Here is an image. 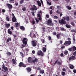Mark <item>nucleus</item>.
<instances>
[{
  "label": "nucleus",
  "instance_id": "obj_1",
  "mask_svg": "<svg viewBox=\"0 0 76 76\" xmlns=\"http://www.w3.org/2000/svg\"><path fill=\"white\" fill-rule=\"evenodd\" d=\"M59 23L61 25H66V24H67V22L63 19H62L61 20H59Z\"/></svg>",
  "mask_w": 76,
  "mask_h": 76
},
{
  "label": "nucleus",
  "instance_id": "obj_2",
  "mask_svg": "<svg viewBox=\"0 0 76 76\" xmlns=\"http://www.w3.org/2000/svg\"><path fill=\"white\" fill-rule=\"evenodd\" d=\"M2 69H4V72H7L8 71V68L5 66V65L4 64L2 65Z\"/></svg>",
  "mask_w": 76,
  "mask_h": 76
},
{
  "label": "nucleus",
  "instance_id": "obj_3",
  "mask_svg": "<svg viewBox=\"0 0 76 76\" xmlns=\"http://www.w3.org/2000/svg\"><path fill=\"white\" fill-rule=\"evenodd\" d=\"M56 64L58 65V66H60L61 64V63L60 61H58V59H57L55 61L54 63V65H56Z\"/></svg>",
  "mask_w": 76,
  "mask_h": 76
},
{
  "label": "nucleus",
  "instance_id": "obj_4",
  "mask_svg": "<svg viewBox=\"0 0 76 76\" xmlns=\"http://www.w3.org/2000/svg\"><path fill=\"white\" fill-rule=\"evenodd\" d=\"M37 55L38 56H43L44 55V53L42 52V51L40 50L37 53Z\"/></svg>",
  "mask_w": 76,
  "mask_h": 76
},
{
  "label": "nucleus",
  "instance_id": "obj_5",
  "mask_svg": "<svg viewBox=\"0 0 76 76\" xmlns=\"http://www.w3.org/2000/svg\"><path fill=\"white\" fill-rule=\"evenodd\" d=\"M31 44L33 47H36L37 45V42L35 41H31Z\"/></svg>",
  "mask_w": 76,
  "mask_h": 76
},
{
  "label": "nucleus",
  "instance_id": "obj_6",
  "mask_svg": "<svg viewBox=\"0 0 76 76\" xmlns=\"http://www.w3.org/2000/svg\"><path fill=\"white\" fill-rule=\"evenodd\" d=\"M71 44V41H66L64 43V45H69Z\"/></svg>",
  "mask_w": 76,
  "mask_h": 76
},
{
  "label": "nucleus",
  "instance_id": "obj_7",
  "mask_svg": "<svg viewBox=\"0 0 76 76\" xmlns=\"http://www.w3.org/2000/svg\"><path fill=\"white\" fill-rule=\"evenodd\" d=\"M63 18L64 20H66L67 22L70 20V18H69V16H67L66 17H64Z\"/></svg>",
  "mask_w": 76,
  "mask_h": 76
},
{
  "label": "nucleus",
  "instance_id": "obj_8",
  "mask_svg": "<svg viewBox=\"0 0 76 76\" xmlns=\"http://www.w3.org/2000/svg\"><path fill=\"white\" fill-rule=\"evenodd\" d=\"M75 57H76L75 56L72 55L69 58V60H75V59H76V58H75Z\"/></svg>",
  "mask_w": 76,
  "mask_h": 76
},
{
  "label": "nucleus",
  "instance_id": "obj_9",
  "mask_svg": "<svg viewBox=\"0 0 76 76\" xmlns=\"http://www.w3.org/2000/svg\"><path fill=\"white\" fill-rule=\"evenodd\" d=\"M27 60L28 61V63H32V58L31 57H29L28 58Z\"/></svg>",
  "mask_w": 76,
  "mask_h": 76
},
{
  "label": "nucleus",
  "instance_id": "obj_10",
  "mask_svg": "<svg viewBox=\"0 0 76 76\" xmlns=\"http://www.w3.org/2000/svg\"><path fill=\"white\" fill-rule=\"evenodd\" d=\"M61 33H59L57 34L56 35V37L58 39H60L61 38Z\"/></svg>",
  "mask_w": 76,
  "mask_h": 76
},
{
  "label": "nucleus",
  "instance_id": "obj_11",
  "mask_svg": "<svg viewBox=\"0 0 76 76\" xmlns=\"http://www.w3.org/2000/svg\"><path fill=\"white\" fill-rule=\"evenodd\" d=\"M7 7H8L9 9V10H10V9H12V8L13 7L12 5L9 4H7Z\"/></svg>",
  "mask_w": 76,
  "mask_h": 76
},
{
  "label": "nucleus",
  "instance_id": "obj_12",
  "mask_svg": "<svg viewBox=\"0 0 76 76\" xmlns=\"http://www.w3.org/2000/svg\"><path fill=\"white\" fill-rule=\"evenodd\" d=\"M52 23V21L51 19H50L48 20V22H47V25L50 26V23Z\"/></svg>",
  "mask_w": 76,
  "mask_h": 76
},
{
  "label": "nucleus",
  "instance_id": "obj_13",
  "mask_svg": "<svg viewBox=\"0 0 76 76\" xmlns=\"http://www.w3.org/2000/svg\"><path fill=\"white\" fill-rule=\"evenodd\" d=\"M8 33L9 34H10V35H12V30H11L10 29H8Z\"/></svg>",
  "mask_w": 76,
  "mask_h": 76
},
{
  "label": "nucleus",
  "instance_id": "obj_14",
  "mask_svg": "<svg viewBox=\"0 0 76 76\" xmlns=\"http://www.w3.org/2000/svg\"><path fill=\"white\" fill-rule=\"evenodd\" d=\"M26 69L28 73H29L30 72H31V70H32V69H31V68L30 67H27Z\"/></svg>",
  "mask_w": 76,
  "mask_h": 76
},
{
  "label": "nucleus",
  "instance_id": "obj_15",
  "mask_svg": "<svg viewBox=\"0 0 76 76\" xmlns=\"http://www.w3.org/2000/svg\"><path fill=\"white\" fill-rule=\"evenodd\" d=\"M38 62V59L35 58L34 60H32V63H37Z\"/></svg>",
  "mask_w": 76,
  "mask_h": 76
},
{
  "label": "nucleus",
  "instance_id": "obj_16",
  "mask_svg": "<svg viewBox=\"0 0 76 76\" xmlns=\"http://www.w3.org/2000/svg\"><path fill=\"white\" fill-rule=\"evenodd\" d=\"M10 24L6 23L5 25V27L7 28H9V27H10Z\"/></svg>",
  "mask_w": 76,
  "mask_h": 76
},
{
  "label": "nucleus",
  "instance_id": "obj_17",
  "mask_svg": "<svg viewBox=\"0 0 76 76\" xmlns=\"http://www.w3.org/2000/svg\"><path fill=\"white\" fill-rule=\"evenodd\" d=\"M12 22H15L16 21V18L15 17H13L12 18Z\"/></svg>",
  "mask_w": 76,
  "mask_h": 76
},
{
  "label": "nucleus",
  "instance_id": "obj_18",
  "mask_svg": "<svg viewBox=\"0 0 76 76\" xmlns=\"http://www.w3.org/2000/svg\"><path fill=\"white\" fill-rule=\"evenodd\" d=\"M37 3L39 6L41 7V2H40V1H37Z\"/></svg>",
  "mask_w": 76,
  "mask_h": 76
},
{
  "label": "nucleus",
  "instance_id": "obj_19",
  "mask_svg": "<svg viewBox=\"0 0 76 76\" xmlns=\"http://www.w3.org/2000/svg\"><path fill=\"white\" fill-rule=\"evenodd\" d=\"M23 66V62H20L19 63V64L18 65L19 67H22V66Z\"/></svg>",
  "mask_w": 76,
  "mask_h": 76
},
{
  "label": "nucleus",
  "instance_id": "obj_20",
  "mask_svg": "<svg viewBox=\"0 0 76 76\" xmlns=\"http://www.w3.org/2000/svg\"><path fill=\"white\" fill-rule=\"evenodd\" d=\"M20 28L22 31H25V27H24L23 26H21L20 27Z\"/></svg>",
  "mask_w": 76,
  "mask_h": 76
},
{
  "label": "nucleus",
  "instance_id": "obj_21",
  "mask_svg": "<svg viewBox=\"0 0 76 76\" xmlns=\"http://www.w3.org/2000/svg\"><path fill=\"white\" fill-rule=\"evenodd\" d=\"M39 73L42 74H44V70L42 69L40 70L39 72Z\"/></svg>",
  "mask_w": 76,
  "mask_h": 76
},
{
  "label": "nucleus",
  "instance_id": "obj_22",
  "mask_svg": "<svg viewBox=\"0 0 76 76\" xmlns=\"http://www.w3.org/2000/svg\"><path fill=\"white\" fill-rule=\"evenodd\" d=\"M66 28H70V27H71V26L70 25H69L68 24H66L65 25Z\"/></svg>",
  "mask_w": 76,
  "mask_h": 76
},
{
  "label": "nucleus",
  "instance_id": "obj_23",
  "mask_svg": "<svg viewBox=\"0 0 76 76\" xmlns=\"http://www.w3.org/2000/svg\"><path fill=\"white\" fill-rule=\"evenodd\" d=\"M42 50L43 52H46V51H47V49L45 47H43V48Z\"/></svg>",
  "mask_w": 76,
  "mask_h": 76
},
{
  "label": "nucleus",
  "instance_id": "obj_24",
  "mask_svg": "<svg viewBox=\"0 0 76 76\" xmlns=\"http://www.w3.org/2000/svg\"><path fill=\"white\" fill-rule=\"evenodd\" d=\"M33 7L35 10H37V7L35 5H33Z\"/></svg>",
  "mask_w": 76,
  "mask_h": 76
},
{
  "label": "nucleus",
  "instance_id": "obj_25",
  "mask_svg": "<svg viewBox=\"0 0 76 76\" xmlns=\"http://www.w3.org/2000/svg\"><path fill=\"white\" fill-rule=\"evenodd\" d=\"M72 50L73 51H75L76 50V47L75 46H72Z\"/></svg>",
  "mask_w": 76,
  "mask_h": 76
},
{
  "label": "nucleus",
  "instance_id": "obj_26",
  "mask_svg": "<svg viewBox=\"0 0 76 76\" xmlns=\"http://www.w3.org/2000/svg\"><path fill=\"white\" fill-rule=\"evenodd\" d=\"M69 67L71 69H74V66L73 65H71L69 66Z\"/></svg>",
  "mask_w": 76,
  "mask_h": 76
},
{
  "label": "nucleus",
  "instance_id": "obj_27",
  "mask_svg": "<svg viewBox=\"0 0 76 76\" xmlns=\"http://www.w3.org/2000/svg\"><path fill=\"white\" fill-rule=\"evenodd\" d=\"M68 53L69 52L68 51L65 50L64 52V54L65 55H67V54H68Z\"/></svg>",
  "mask_w": 76,
  "mask_h": 76
},
{
  "label": "nucleus",
  "instance_id": "obj_28",
  "mask_svg": "<svg viewBox=\"0 0 76 76\" xmlns=\"http://www.w3.org/2000/svg\"><path fill=\"white\" fill-rule=\"evenodd\" d=\"M6 54H7L8 56H11V55H12V53H11L9 52H7L6 53Z\"/></svg>",
  "mask_w": 76,
  "mask_h": 76
},
{
  "label": "nucleus",
  "instance_id": "obj_29",
  "mask_svg": "<svg viewBox=\"0 0 76 76\" xmlns=\"http://www.w3.org/2000/svg\"><path fill=\"white\" fill-rule=\"evenodd\" d=\"M6 19L7 21H9L10 20V18L9 16L7 17H6Z\"/></svg>",
  "mask_w": 76,
  "mask_h": 76
},
{
  "label": "nucleus",
  "instance_id": "obj_30",
  "mask_svg": "<svg viewBox=\"0 0 76 76\" xmlns=\"http://www.w3.org/2000/svg\"><path fill=\"white\" fill-rule=\"evenodd\" d=\"M70 7L69 6H66V7L68 9V10H71L72 9V7Z\"/></svg>",
  "mask_w": 76,
  "mask_h": 76
},
{
  "label": "nucleus",
  "instance_id": "obj_31",
  "mask_svg": "<svg viewBox=\"0 0 76 76\" xmlns=\"http://www.w3.org/2000/svg\"><path fill=\"white\" fill-rule=\"evenodd\" d=\"M12 61L13 64H15L16 63V61H15L14 59H12Z\"/></svg>",
  "mask_w": 76,
  "mask_h": 76
},
{
  "label": "nucleus",
  "instance_id": "obj_32",
  "mask_svg": "<svg viewBox=\"0 0 76 76\" xmlns=\"http://www.w3.org/2000/svg\"><path fill=\"white\" fill-rule=\"evenodd\" d=\"M37 18H39L41 17V15H40L39 14H38L37 15Z\"/></svg>",
  "mask_w": 76,
  "mask_h": 76
},
{
  "label": "nucleus",
  "instance_id": "obj_33",
  "mask_svg": "<svg viewBox=\"0 0 76 76\" xmlns=\"http://www.w3.org/2000/svg\"><path fill=\"white\" fill-rule=\"evenodd\" d=\"M47 1V3L48 4H49V5H51V2L50 3L49 2H48V0H46Z\"/></svg>",
  "mask_w": 76,
  "mask_h": 76
},
{
  "label": "nucleus",
  "instance_id": "obj_34",
  "mask_svg": "<svg viewBox=\"0 0 76 76\" xmlns=\"http://www.w3.org/2000/svg\"><path fill=\"white\" fill-rule=\"evenodd\" d=\"M41 41L42 44H44V43H45V40H44V39H41Z\"/></svg>",
  "mask_w": 76,
  "mask_h": 76
},
{
  "label": "nucleus",
  "instance_id": "obj_35",
  "mask_svg": "<svg viewBox=\"0 0 76 76\" xmlns=\"http://www.w3.org/2000/svg\"><path fill=\"white\" fill-rule=\"evenodd\" d=\"M68 50L70 51H72L73 50V49L72 48V47L71 48H70L68 49Z\"/></svg>",
  "mask_w": 76,
  "mask_h": 76
},
{
  "label": "nucleus",
  "instance_id": "obj_36",
  "mask_svg": "<svg viewBox=\"0 0 76 76\" xmlns=\"http://www.w3.org/2000/svg\"><path fill=\"white\" fill-rule=\"evenodd\" d=\"M19 26V23H15V27L16 28H17V27H18Z\"/></svg>",
  "mask_w": 76,
  "mask_h": 76
},
{
  "label": "nucleus",
  "instance_id": "obj_37",
  "mask_svg": "<svg viewBox=\"0 0 76 76\" xmlns=\"http://www.w3.org/2000/svg\"><path fill=\"white\" fill-rule=\"evenodd\" d=\"M71 24L72 25V26H75V24L74 22H71Z\"/></svg>",
  "mask_w": 76,
  "mask_h": 76
},
{
  "label": "nucleus",
  "instance_id": "obj_38",
  "mask_svg": "<svg viewBox=\"0 0 76 76\" xmlns=\"http://www.w3.org/2000/svg\"><path fill=\"white\" fill-rule=\"evenodd\" d=\"M11 40H12L11 38H8L7 40V42H9V41H11Z\"/></svg>",
  "mask_w": 76,
  "mask_h": 76
},
{
  "label": "nucleus",
  "instance_id": "obj_39",
  "mask_svg": "<svg viewBox=\"0 0 76 76\" xmlns=\"http://www.w3.org/2000/svg\"><path fill=\"white\" fill-rule=\"evenodd\" d=\"M65 74H66L65 72H61V75L62 76H64V75H65Z\"/></svg>",
  "mask_w": 76,
  "mask_h": 76
},
{
  "label": "nucleus",
  "instance_id": "obj_40",
  "mask_svg": "<svg viewBox=\"0 0 76 76\" xmlns=\"http://www.w3.org/2000/svg\"><path fill=\"white\" fill-rule=\"evenodd\" d=\"M23 42L24 45H26L27 44V41Z\"/></svg>",
  "mask_w": 76,
  "mask_h": 76
},
{
  "label": "nucleus",
  "instance_id": "obj_41",
  "mask_svg": "<svg viewBox=\"0 0 76 76\" xmlns=\"http://www.w3.org/2000/svg\"><path fill=\"white\" fill-rule=\"evenodd\" d=\"M26 39H27L26 38H23V42H24V41H26Z\"/></svg>",
  "mask_w": 76,
  "mask_h": 76
},
{
  "label": "nucleus",
  "instance_id": "obj_42",
  "mask_svg": "<svg viewBox=\"0 0 76 76\" xmlns=\"http://www.w3.org/2000/svg\"><path fill=\"white\" fill-rule=\"evenodd\" d=\"M53 35H57V33L55 31L53 32Z\"/></svg>",
  "mask_w": 76,
  "mask_h": 76
},
{
  "label": "nucleus",
  "instance_id": "obj_43",
  "mask_svg": "<svg viewBox=\"0 0 76 76\" xmlns=\"http://www.w3.org/2000/svg\"><path fill=\"white\" fill-rule=\"evenodd\" d=\"M35 20H36V23H38V22H39V20H38L37 18H36Z\"/></svg>",
  "mask_w": 76,
  "mask_h": 76
},
{
  "label": "nucleus",
  "instance_id": "obj_44",
  "mask_svg": "<svg viewBox=\"0 0 76 76\" xmlns=\"http://www.w3.org/2000/svg\"><path fill=\"white\" fill-rule=\"evenodd\" d=\"M48 40L49 41H50L51 40V39H51V36H48Z\"/></svg>",
  "mask_w": 76,
  "mask_h": 76
},
{
  "label": "nucleus",
  "instance_id": "obj_45",
  "mask_svg": "<svg viewBox=\"0 0 76 76\" xmlns=\"http://www.w3.org/2000/svg\"><path fill=\"white\" fill-rule=\"evenodd\" d=\"M22 10L23 11H26V7H24L23 8Z\"/></svg>",
  "mask_w": 76,
  "mask_h": 76
},
{
  "label": "nucleus",
  "instance_id": "obj_46",
  "mask_svg": "<svg viewBox=\"0 0 76 76\" xmlns=\"http://www.w3.org/2000/svg\"><path fill=\"white\" fill-rule=\"evenodd\" d=\"M31 14L33 16H35V12L34 11L32 12Z\"/></svg>",
  "mask_w": 76,
  "mask_h": 76
},
{
  "label": "nucleus",
  "instance_id": "obj_47",
  "mask_svg": "<svg viewBox=\"0 0 76 76\" xmlns=\"http://www.w3.org/2000/svg\"><path fill=\"white\" fill-rule=\"evenodd\" d=\"M53 18L54 19H58V17L56 15L54 16Z\"/></svg>",
  "mask_w": 76,
  "mask_h": 76
},
{
  "label": "nucleus",
  "instance_id": "obj_48",
  "mask_svg": "<svg viewBox=\"0 0 76 76\" xmlns=\"http://www.w3.org/2000/svg\"><path fill=\"white\" fill-rule=\"evenodd\" d=\"M20 54L21 56H22V57H23L24 56H23V53H22V52H20Z\"/></svg>",
  "mask_w": 76,
  "mask_h": 76
},
{
  "label": "nucleus",
  "instance_id": "obj_49",
  "mask_svg": "<svg viewBox=\"0 0 76 76\" xmlns=\"http://www.w3.org/2000/svg\"><path fill=\"white\" fill-rule=\"evenodd\" d=\"M60 29L61 31H64V28L62 27Z\"/></svg>",
  "mask_w": 76,
  "mask_h": 76
},
{
  "label": "nucleus",
  "instance_id": "obj_50",
  "mask_svg": "<svg viewBox=\"0 0 76 76\" xmlns=\"http://www.w3.org/2000/svg\"><path fill=\"white\" fill-rule=\"evenodd\" d=\"M14 38L15 39H16V37H17V36L16 35H14Z\"/></svg>",
  "mask_w": 76,
  "mask_h": 76
},
{
  "label": "nucleus",
  "instance_id": "obj_51",
  "mask_svg": "<svg viewBox=\"0 0 76 76\" xmlns=\"http://www.w3.org/2000/svg\"><path fill=\"white\" fill-rule=\"evenodd\" d=\"M53 13V10H50V14L51 15H52Z\"/></svg>",
  "mask_w": 76,
  "mask_h": 76
},
{
  "label": "nucleus",
  "instance_id": "obj_52",
  "mask_svg": "<svg viewBox=\"0 0 76 76\" xmlns=\"http://www.w3.org/2000/svg\"><path fill=\"white\" fill-rule=\"evenodd\" d=\"M23 3V0H21L20 2V4H21L22 3Z\"/></svg>",
  "mask_w": 76,
  "mask_h": 76
},
{
  "label": "nucleus",
  "instance_id": "obj_53",
  "mask_svg": "<svg viewBox=\"0 0 76 76\" xmlns=\"http://www.w3.org/2000/svg\"><path fill=\"white\" fill-rule=\"evenodd\" d=\"M30 10H31L32 11H34V10H35L34 9L33 7L31 8H30Z\"/></svg>",
  "mask_w": 76,
  "mask_h": 76
},
{
  "label": "nucleus",
  "instance_id": "obj_54",
  "mask_svg": "<svg viewBox=\"0 0 76 76\" xmlns=\"http://www.w3.org/2000/svg\"><path fill=\"white\" fill-rule=\"evenodd\" d=\"M38 19L40 21H41V20H42V18L41 17H39L38 18Z\"/></svg>",
  "mask_w": 76,
  "mask_h": 76
},
{
  "label": "nucleus",
  "instance_id": "obj_55",
  "mask_svg": "<svg viewBox=\"0 0 76 76\" xmlns=\"http://www.w3.org/2000/svg\"><path fill=\"white\" fill-rule=\"evenodd\" d=\"M56 13L58 14H60V11H59V10H58L56 11Z\"/></svg>",
  "mask_w": 76,
  "mask_h": 76
},
{
  "label": "nucleus",
  "instance_id": "obj_56",
  "mask_svg": "<svg viewBox=\"0 0 76 76\" xmlns=\"http://www.w3.org/2000/svg\"><path fill=\"white\" fill-rule=\"evenodd\" d=\"M73 39L74 42H75L76 41V39H75V37H73Z\"/></svg>",
  "mask_w": 76,
  "mask_h": 76
},
{
  "label": "nucleus",
  "instance_id": "obj_57",
  "mask_svg": "<svg viewBox=\"0 0 76 76\" xmlns=\"http://www.w3.org/2000/svg\"><path fill=\"white\" fill-rule=\"evenodd\" d=\"M62 70L64 72H66V68H64L62 69Z\"/></svg>",
  "mask_w": 76,
  "mask_h": 76
},
{
  "label": "nucleus",
  "instance_id": "obj_58",
  "mask_svg": "<svg viewBox=\"0 0 76 76\" xmlns=\"http://www.w3.org/2000/svg\"><path fill=\"white\" fill-rule=\"evenodd\" d=\"M42 29H43V32L45 31V27H42Z\"/></svg>",
  "mask_w": 76,
  "mask_h": 76
},
{
  "label": "nucleus",
  "instance_id": "obj_59",
  "mask_svg": "<svg viewBox=\"0 0 76 76\" xmlns=\"http://www.w3.org/2000/svg\"><path fill=\"white\" fill-rule=\"evenodd\" d=\"M64 48H65V46H61V49H63Z\"/></svg>",
  "mask_w": 76,
  "mask_h": 76
},
{
  "label": "nucleus",
  "instance_id": "obj_60",
  "mask_svg": "<svg viewBox=\"0 0 76 76\" xmlns=\"http://www.w3.org/2000/svg\"><path fill=\"white\" fill-rule=\"evenodd\" d=\"M5 12H6V10H5L2 9V13H4Z\"/></svg>",
  "mask_w": 76,
  "mask_h": 76
},
{
  "label": "nucleus",
  "instance_id": "obj_61",
  "mask_svg": "<svg viewBox=\"0 0 76 76\" xmlns=\"http://www.w3.org/2000/svg\"><path fill=\"white\" fill-rule=\"evenodd\" d=\"M46 17L47 18H49V15H46Z\"/></svg>",
  "mask_w": 76,
  "mask_h": 76
},
{
  "label": "nucleus",
  "instance_id": "obj_62",
  "mask_svg": "<svg viewBox=\"0 0 76 76\" xmlns=\"http://www.w3.org/2000/svg\"><path fill=\"white\" fill-rule=\"evenodd\" d=\"M15 6H17L18 5V2H15Z\"/></svg>",
  "mask_w": 76,
  "mask_h": 76
},
{
  "label": "nucleus",
  "instance_id": "obj_63",
  "mask_svg": "<svg viewBox=\"0 0 76 76\" xmlns=\"http://www.w3.org/2000/svg\"><path fill=\"white\" fill-rule=\"evenodd\" d=\"M33 37V38H36V35H35V34H34Z\"/></svg>",
  "mask_w": 76,
  "mask_h": 76
},
{
  "label": "nucleus",
  "instance_id": "obj_64",
  "mask_svg": "<svg viewBox=\"0 0 76 76\" xmlns=\"http://www.w3.org/2000/svg\"><path fill=\"white\" fill-rule=\"evenodd\" d=\"M73 72H74L75 73H76V69H73Z\"/></svg>",
  "mask_w": 76,
  "mask_h": 76
}]
</instances>
